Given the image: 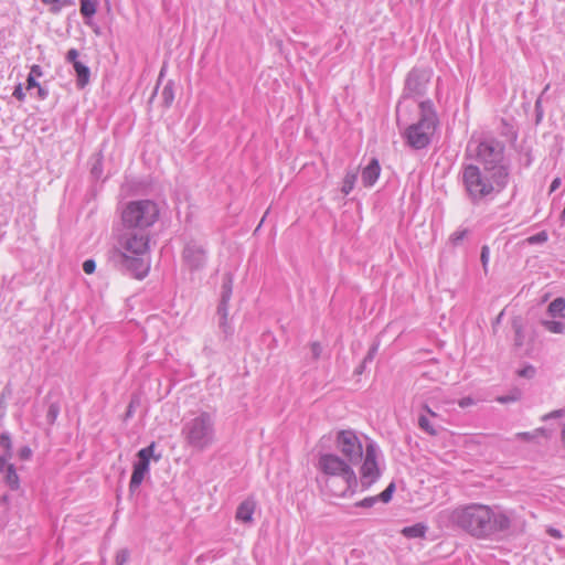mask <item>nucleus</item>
I'll list each match as a JSON object with an SVG mask.
<instances>
[{"instance_id": "nucleus-1", "label": "nucleus", "mask_w": 565, "mask_h": 565, "mask_svg": "<svg viewBox=\"0 0 565 565\" xmlns=\"http://www.w3.org/2000/svg\"><path fill=\"white\" fill-rule=\"evenodd\" d=\"M451 521L461 530L477 539L490 537L505 532L511 526V518L504 512H494L483 504H469L452 511Z\"/></svg>"}, {"instance_id": "nucleus-2", "label": "nucleus", "mask_w": 565, "mask_h": 565, "mask_svg": "<svg viewBox=\"0 0 565 565\" xmlns=\"http://www.w3.org/2000/svg\"><path fill=\"white\" fill-rule=\"evenodd\" d=\"M486 173L479 166L467 164L461 172V181L467 196L473 204H478L507 188L509 180L503 170Z\"/></svg>"}, {"instance_id": "nucleus-3", "label": "nucleus", "mask_w": 565, "mask_h": 565, "mask_svg": "<svg viewBox=\"0 0 565 565\" xmlns=\"http://www.w3.org/2000/svg\"><path fill=\"white\" fill-rule=\"evenodd\" d=\"M319 469L330 476L341 478V488L334 489V480L327 482V488L334 497H345L347 493H353V487L356 486V475L352 469V463L348 460L340 458L335 454H323L319 457Z\"/></svg>"}, {"instance_id": "nucleus-4", "label": "nucleus", "mask_w": 565, "mask_h": 565, "mask_svg": "<svg viewBox=\"0 0 565 565\" xmlns=\"http://www.w3.org/2000/svg\"><path fill=\"white\" fill-rule=\"evenodd\" d=\"M181 434L188 446L204 450L215 440V417L213 414L200 411L183 424Z\"/></svg>"}, {"instance_id": "nucleus-5", "label": "nucleus", "mask_w": 565, "mask_h": 565, "mask_svg": "<svg viewBox=\"0 0 565 565\" xmlns=\"http://www.w3.org/2000/svg\"><path fill=\"white\" fill-rule=\"evenodd\" d=\"M419 113V120L411 125L405 131L407 143L414 149L426 148L438 126V117L431 100L420 102Z\"/></svg>"}, {"instance_id": "nucleus-6", "label": "nucleus", "mask_w": 565, "mask_h": 565, "mask_svg": "<svg viewBox=\"0 0 565 565\" xmlns=\"http://www.w3.org/2000/svg\"><path fill=\"white\" fill-rule=\"evenodd\" d=\"M504 149V143L493 137L483 138L473 150L471 145L468 146V151L473 153L472 156L479 161L486 173H497V170H503L507 173V179L510 180V164L505 162Z\"/></svg>"}, {"instance_id": "nucleus-7", "label": "nucleus", "mask_w": 565, "mask_h": 565, "mask_svg": "<svg viewBox=\"0 0 565 565\" xmlns=\"http://www.w3.org/2000/svg\"><path fill=\"white\" fill-rule=\"evenodd\" d=\"M159 217V207L151 200H137L129 202L121 212L124 226L148 232Z\"/></svg>"}, {"instance_id": "nucleus-8", "label": "nucleus", "mask_w": 565, "mask_h": 565, "mask_svg": "<svg viewBox=\"0 0 565 565\" xmlns=\"http://www.w3.org/2000/svg\"><path fill=\"white\" fill-rule=\"evenodd\" d=\"M149 249V232L124 226L118 236V247L113 250H121L137 256L145 255Z\"/></svg>"}, {"instance_id": "nucleus-9", "label": "nucleus", "mask_w": 565, "mask_h": 565, "mask_svg": "<svg viewBox=\"0 0 565 565\" xmlns=\"http://www.w3.org/2000/svg\"><path fill=\"white\" fill-rule=\"evenodd\" d=\"M110 260L117 269L128 273L137 279H142L149 271V264L142 256L128 255L121 250H111Z\"/></svg>"}, {"instance_id": "nucleus-10", "label": "nucleus", "mask_w": 565, "mask_h": 565, "mask_svg": "<svg viewBox=\"0 0 565 565\" xmlns=\"http://www.w3.org/2000/svg\"><path fill=\"white\" fill-rule=\"evenodd\" d=\"M335 447L353 466L362 461L363 446L355 431L351 429L338 431Z\"/></svg>"}, {"instance_id": "nucleus-11", "label": "nucleus", "mask_w": 565, "mask_h": 565, "mask_svg": "<svg viewBox=\"0 0 565 565\" xmlns=\"http://www.w3.org/2000/svg\"><path fill=\"white\" fill-rule=\"evenodd\" d=\"M433 71L428 67H414L412 68L404 85V98H419L426 93L427 85L431 78Z\"/></svg>"}, {"instance_id": "nucleus-12", "label": "nucleus", "mask_w": 565, "mask_h": 565, "mask_svg": "<svg viewBox=\"0 0 565 565\" xmlns=\"http://www.w3.org/2000/svg\"><path fill=\"white\" fill-rule=\"evenodd\" d=\"M362 487L367 488L380 477L377 463V447L374 443H369L363 452L362 466L360 469Z\"/></svg>"}, {"instance_id": "nucleus-13", "label": "nucleus", "mask_w": 565, "mask_h": 565, "mask_svg": "<svg viewBox=\"0 0 565 565\" xmlns=\"http://www.w3.org/2000/svg\"><path fill=\"white\" fill-rule=\"evenodd\" d=\"M232 290L233 275L231 273H225L223 276V282L221 287V300L217 306V315L220 317L218 328L224 333L225 339L233 333V329L227 321L228 301L232 296Z\"/></svg>"}, {"instance_id": "nucleus-14", "label": "nucleus", "mask_w": 565, "mask_h": 565, "mask_svg": "<svg viewBox=\"0 0 565 565\" xmlns=\"http://www.w3.org/2000/svg\"><path fill=\"white\" fill-rule=\"evenodd\" d=\"M182 258L190 270H199L206 263V250L198 242L190 241L183 248Z\"/></svg>"}, {"instance_id": "nucleus-15", "label": "nucleus", "mask_w": 565, "mask_h": 565, "mask_svg": "<svg viewBox=\"0 0 565 565\" xmlns=\"http://www.w3.org/2000/svg\"><path fill=\"white\" fill-rule=\"evenodd\" d=\"M381 172L379 160L373 158L370 163L362 170V182L364 186H372L377 181Z\"/></svg>"}, {"instance_id": "nucleus-16", "label": "nucleus", "mask_w": 565, "mask_h": 565, "mask_svg": "<svg viewBox=\"0 0 565 565\" xmlns=\"http://www.w3.org/2000/svg\"><path fill=\"white\" fill-rule=\"evenodd\" d=\"M149 471V466L140 462L134 463V470L129 482L130 492H135L141 484L146 473Z\"/></svg>"}, {"instance_id": "nucleus-17", "label": "nucleus", "mask_w": 565, "mask_h": 565, "mask_svg": "<svg viewBox=\"0 0 565 565\" xmlns=\"http://www.w3.org/2000/svg\"><path fill=\"white\" fill-rule=\"evenodd\" d=\"M255 507L253 500L243 501L236 510V519L245 523L252 522Z\"/></svg>"}, {"instance_id": "nucleus-18", "label": "nucleus", "mask_w": 565, "mask_h": 565, "mask_svg": "<svg viewBox=\"0 0 565 565\" xmlns=\"http://www.w3.org/2000/svg\"><path fill=\"white\" fill-rule=\"evenodd\" d=\"M73 67L76 72V76H77V79H76L77 86L79 88H84L89 82V76H90L89 68L85 64H83L81 61L73 64Z\"/></svg>"}, {"instance_id": "nucleus-19", "label": "nucleus", "mask_w": 565, "mask_h": 565, "mask_svg": "<svg viewBox=\"0 0 565 565\" xmlns=\"http://www.w3.org/2000/svg\"><path fill=\"white\" fill-rule=\"evenodd\" d=\"M356 179H358V169H352V170L347 171L344 179H343L342 188H341V192L344 195L350 194L351 191L354 189Z\"/></svg>"}, {"instance_id": "nucleus-20", "label": "nucleus", "mask_w": 565, "mask_h": 565, "mask_svg": "<svg viewBox=\"0 0 565 565\" xmlns=\"http://www.w3.org/2000/svg\"><path fill=\"white\" fill-rule=\"evenodd\" d=\"M426 525L423 523H416L411 526H406L402 530V534L407 539L424 537L426 533Z\"/></svg>"}, {"instance_id": "nucleus-21", "label": "nucleus", "mask_w": 565, "mask_h": 565, "mask_svg": "<svg viewBox=\"0 0 565 565\" xmlns=\"http://www.w3.org/2000/svg\"><path fill=\"white\" fill-rule=\"evenodd\" d=\"M4 481L11 490L15 491L20 488V478H19L15 467L13 465L7 466Z\"/></svg>"}, {"instance_id": "nucleus-22", "label": "nucleus", "mask_w": 565, "mask_h": 565, "mask_svg": "<svg viewBox=\"0 0 565 565\" xmlns=\"http://www.w3.org/2000/svg\"><path fill=\"white\" fill-rule=\"evenodd\" d=\"M154 447H156V444L151 443L149 446L140 449L137 452V458H138L137 462L145 463V465L149 466L150 458H153L154 460H159L160 455L159 456L153 455Z\"/></svg>"}, {"instance_id": "nucleus-23", "label": "nucleus", "mask_w": 565, "mask_h": 565, "mask_svg": "<svg viewBox=\"0 0 565 565\" xmlns=\"http://www.w3.org/2000/svg\"><path fill=\"white\" fill-rule=\"evenodd\" d=\"M565 299L562 297L555 298L547 307V313L555 317H564Z\"/></svg>"}, {"instance_id": "nucleus-24", "label": "nucleus", "mask_w": 565, "mask_h": 565, "mask_svg": "<svg viewBox=\"0 0 565 565\" xmlns=\"http://www.w3.org/2000/svg\"><path fill=\"white\" fill-rule=\"evenodd\" d=\"M162 104L164 107H170L174 100V82L168 81L161 92Z\"/></svg>"}, {"instance_id": "nucleus-25", "label": "nucleus", "mask_w": 565, "mask_h": 565, "mask_svg": "<svg viewBox=\"0 0 565 565\" xmlns=\"http://www.w3.org/2000/svg\"><path fill=\"white\" fill-rule=\"evenodd\" d=\"M98 0H81V14L84 18H92L97 11Z\"/></svg>"}, {"instance_id": "nucleus-26", "label": "nucleus", "mask_w": 565, "mask_h": 565, "mask_svg": "<svg viewBox=\"0 0 565 565\" xmlns=\"http://www.w3.org/2000/svg\"><path fill=\"white\" fill-rule=\"evenodd\" d=\"M542 326L552 333H564L565 331V323L562 321H555V320H542Z\"/></svg>"}, {"instance_id": "nucleus-27", "label": "nucleus", "mask_w": 565, "mask_h": 565, "mask_svg": "<svg viewBox=\"0 0 565 565\" xmlns=\"http://www.w3.org/2000/svg\"><path fill=\"white\" fill-rule=\"evenodd\" d=\"M418 426L420 429H423L430 436L437 435V430L435 429V427L433 426V424L430 423L429 418L426 415H420L418 417Z\"/></svg>"}, {"instance_id": "nucleus-28", "label": "nucleus", "mask_w": 565, "mask_h": 565, "mask_svg": "<svg viewBox=\"0 0 565 565\" xmlns=\"http://www.w3.org/2000/svg\"><path fill=\"white\" fill-rule=\"evenodd\" d=\"M60 414V405L57 402H52L49 405L46 413V420L50 425H53Z\"/></svg>"}, {"instance_id": "nucleus-29", "label": "nucleus", "mask_w": 565, "mask_h": 565, "mask_svg": "<svg viewBox=\"0 0 565 565\" xmlns=\"http://www.w3.org/2000/svg\"><path fill=\"white\" fill-rule=\"evenodd\" d=\"M548 234L546 231H541L535 235L529 236L525 242L530 245L543 244L547 242Z\"/></svg>"}, {"instance_id": "nucleus-30", "label": "nucleus", "mask_w": 565, "mask_h": 565, "mask_svg": "<svg viewBox=\"0 0 565 565\" xmlns=\"http://www.w3.org/2000/svg\"><path fill=\"white\" fill-rule=\"evenodd\" d=\"M0 446L6 449L8 457H12V443L8 433H2L0 435Z\"/></svg>"}, {"instance_id": "nucleus-31", "label": "nucleus", "mask_w": 565, "mask_h": 565, "mask_svg": "<svg viewBox=\"0 0 565 565\" xmlns=\"http://www.w3.org/2000/svg\"><path fill=\"white\" fill-rule=\"evenodd\" d=\"M130 558V552L127 548H121L116 553L115 563L116 565H126Z\"/></svg>"}, {"instance_id": "nucleus-32", "label": "nucleus", "mask_w": 565, "mask_h": 565, "mask_svg": "<svg viewBox=\"0 0 565 565\" xmlns=\"http://www.w3.org/2000/svg\"><path fill=\"white\" fill-rule=\"evenodd\" d=\"M468 233H469V231L467 228L458 230L451 234L449 239L452 245L457 246L465 239V237L468 235Z\"/></svg>"}, {"instance_id": "nucleus-33", "label": "nucleus", "mask_w": 565, "mask_h": 565, "mask_svg": "<svg viewBox=\"0 0 565 565\" xmlns=\"http://www.w3.org/2000/svg\"><path fill=\"white\" fill-rule=\"evenodd\" d=\"M394 491H395V484L393 482H391L387 486V488L377 495L379 500H381L384 503H387L392 499Z\"/></svg>"}, {"instance_id": "nucleus-34", "label": "nucleus", "mask_w": 565, "mask_h": 565, "mask_svg": "<svg viewBox=\"0 0 565 565\" xmlns=\"http://www.w3.org/2000/svg\"><path fill=\"white\" fill-rule=\"evenodd\" d=\"M379 501V497H369L355 503L360 508H372Z\"/></svg>"}, {"instance_id": "nucleus-35", "label": "nucleus", "mask_w": 565, "mask_h": 565, "mask_svg": "<svg viewBox=\"0 0 565 565\" xmlns=\"http://www.w3.org/2000/svg\"><path fill=\"white\" fill-rule=\"evenodd\" d=\"M515 329V338H514V345L515 347H522L524 341V334L521 326L514 324Z\"/></svg>"}, {"instance_id": "nucleus-36", "label": "nucleus", "mask_w": 565, "mask_h": 565, "mask_svg": "<svg viewBox=\"0 0 565 565\" xmlns=\"http://www.w3.org/2000/svg\"><path fill=\"white\" fill-rule=\"evenodd\" d=\"M515 438L524 440V441H534L536 439L535 433L533 431H522L515 434Z\"/></svg>"}, {"instance_id": "nucleus-37", "label": "nucleus", "mask_w": 565, "mask_h": 565, "mask_svg": "<svg viewBox=\"0 0 565 565\" xmlns=\"http://www.w3.org/2000/svg\"><path fill=\"white\" fill-rule=\"evenodd\" d=\"M519 376L531 379L535 374V369L532 365H527L518 371Z\"/></svg>"}, {"instance_id": "nucleus-38", "label": "nucleus", "mask_w": 565, "mask_h": 565, "mask_svg": "<svg viewBox=\"0 0 565 565\" xmlns=\"http://www.w3.org/2000/svg\"><path fill=\"white\" fill-rule=\"evenodd\" d=\"M489 255H490L489 247L487 245L482 246L481 255H480V260L482 263V267H483L486 273H487V265H488V262H489Z\"/></svg>"}, {"instance_id": "nucleus-39", "label": "nucleus", "mask_w": 565, "mask_h": 565, "mask_svg": "<svg viewBox=\"0 0 565 565\" xmlns=\"http://www.w3.org/2000/svg\"><path fill=\"white\" fill-rule=\"evenodd\" d=\"M377 350H379V344L377 343H374L370 349H369V352L367 354L365 355V358L363 359L364 363H371L375 356V354L377 353Z\"/></svg>"}, {"instance_id": "nucleus-40", "label": "nucleus", "mask_w": 565, "mask_h": 565, "mask_svg": "<svg viewBox=\"0 0 565 565\" xmlns=\"http://www.w3.org/2000/svg\"><path fill=\"white\" fill-rule=\"evenodd\" d=\"M96 269V263L94 259H86L83 264V270L86 274H93Z\"/></svg>"}, {"instance_id": "nucleus-41", "label": "nucleus", "mask_w": 565, "mask_h": 565, "mask_svg": "<svg viewBox=\"0 0 565 565\" xmlns=\"http://www.w3.org/2000/svg\"><path fill=\"white\" fill-rule=\"evenodd\" d=\"M12 95L20 102H23L25 99V93L23 92L22 84H18L15 86Z\"/></svg>"}, {"instance_id": "nucleus-42", "label": "nucleus", "mask_w": 565, "mask_h": 565, "mask_svg": "<svg viewBox=\"0 0 565 565\" xmlns=\"http://www.w3.org/2000/svg\"><path fill=\"white\" fill-rule=\"evenodd\" d=\"M90 172H92V174L95 178H99L100 177V174H102V160H100V158H98L96 160V162L93 164Z\"/></svg>"}, {"instance_id": "nucleus-43", "label": "nucleus", "mask_w": 565, "mask_h": 565, "mask_svg": "<svg viewBox=\"0 0 565 565\" xmlns=\"http://www.w3.org/2000/svg\"><path fill=\"white\" fill-rule=\"evenodd\" d=\"M78 57V51L76 49H71L67 54H66V61L72 63V64H75L76 62H79L77 60Z\"/></svg>"}, {"instance_id": "nucleus-44", "label": "nucleus", "mask_w": 565, "mask_h": 565, "mask_svg": "<svg viewBox=\"0 0 565 565\" xmlns=\"http://www.w3.org/2000/svg\"><path fill=\"white\" fill-rule=\"evenodd\" d=\"M322 352V348L319 342L311 343V353L315 360L319 359Z\"/></svg>"}, {"instance_id": "nucleus-45", "label": "nucleus", "mask_w": 565, "mask_h": 565, "mask_svg": "<svg viewBox=\"0 0 565 565\" xmlns=\"http://www.w3.org/2000/svg\"><path fill=\"white\" fill-rule=\"evenodd\" d=\"M43 72L40 65H32L30 70L29 76H33L34 78L42 76Z\"/></svg>"}, {"instance_id": "nucleus-46", "label": "nucleus", "mask_w": 565, "mask_h": 565, "mask_svg": "<svg viewBox=\"0 0 565 565\" xmlns=\"http://www.w3.org/2000/svg\"><path fill=\"white\" fill-rule=\"evenodd\" d=\"M10 457H8L7 454H4L3 456H0V472H6L7 471V466L9 465L8 463V459Z\"/></svg>"}, {"instance_id": "nucleus-47", "label": "nucleus", "mask_w": 565, "mask_h": 565, "mask_svg": "<svg viewBox=\"0 0 565 565\" xmlns=\"http://www.w3.org/2000/svg\"><path fill=\"white\" fill-rule=\"evenodd\" d=\"M547 533L550 536L554 537V539H562L563 535H562V532L558 530V529H555V527H548L547 529Z\"/></svg>"}, {"instance_id": "nucleus-48", "label": "nucleus", "mask_w": 565, "mask_h": 565, "mask_svg": "<svg viewBox=\"0 0 565 565\" xmlns=\"http://www.w3.org/2000/svg\"><path fill=\"white\" fill-rule=\"evenodd\" d=\"M40 84L36 82V79L33 76H28L26 79V89L38 88Z\"/></svg>"}, {"instance_id": "nucleus-49", "label": "nucleus", "mask_w": 565, "mask_h": 565, "mask_svg": "<svg viewBox=\"0 0 565 565\" xmlns=\"http://www.w3.org/2000/svg\"><path fill=\"white\" fill-rule=\"evenodd\" d=\"M31 454H32V451L29 447L21 448L20 452H19L20 458L24 459V460L29 459L31 457Z\"/></svg>"}, {"instance_id": "nucleus-50", "label": "nucleus", "mask_w": 565, "mask_h": 565, "mask_svg": "<svg viewBox=\"0 0 565 565\" xmlns=\"http://www.w3.org/2000/svg\"><path fill=\"white\" fill-rule=\"evenodd\" d=\"M534 433H535L536 438L539 436H544L546 438H550V436H551L550 431L546 428H544V427H540V428L534 429Z\"/></svg>"}, {"instance_id": "nucleus-51", "label": "nucleus", "mask_w": 565, "mask_h": 565, "mask_svg": "<svg viewBox=\"0 0 565 565\" xmlns=\"http://www.w3.org/2000/svg\"><path fill=\"white\" fill-rule=\"evenodd\" d=\"M518 399V396H514V395H504V396H500L498 397V402L500 403H509V402H514Z\"/></svg>"}, {"instance_id": "nucleus-52", "label": "nucleus", "mask_w": 565, "mask_h": 565, "mask_svg": "<svg viewBox=\"0 0 565 565\" xmlns=\"http://www.w3.org/2000/svg\"><path fill=\"white\" fill-rule=\"evenodd\" d=\"M422 408H423V411H425V412H426L430 417H438V416H439V415H438L436 412H434V411L428 406V404H426V403H424V404L422 405Z\"/></svg>"}, {"instance_id": "nucleus-53", "label": "nucleus", "mask_w": 565, "mask_h": 565, "mask_svg": "<svg viewBox=\"0 0 565 565\" xmlns=\"http://www.w3.org/2000/svg\"><path fill=\"white\" fill-rule=\"evenodd\" d=\"M562 415H563V411H562V409H558V411H554V412H552V413H550V414L545 415V416L543 417V419L545 420V419H547V418L561 417Z\"/></svg>"}, {"instance_id": "nucleus-54", "label": "nucleus", "mask_w": 565, "mask_h": 565, "mask_svg": "<svg viewBox=\"0 0 565 565\" xmlns=\"http://www.w3.org/2000/svg\"><path fill=\"white\" fill-rule=\"evenodd\" d=\"M473 403L472 398L470 397H463L459 401V406L460 407H467L469 405H471Z\"/></svg>"}, {"instance_id": "nucleus-55", "label": "nucleus", "mask_w": 565, "mask_h": 565, "mask_svg": "<svg viewBox=\"0 0 565 565\" xmlns=\"http://www.w3.org/2000/svg\"><path fill=\"white\" fill-rule=\"evenodd\" d=\"M47 90L43 87H41V85L38 87V96L40 99H45L46 96H47Z\"/></svg>"}, {"instance_id": "nucleus-56", "label": "nucleus", "mask_w": 565, "mask_h": 565, "mask_svg": "<svg viewBox=\"0 0 565 565\" xmlns=\"http://www.w3.org/2000/svg\"><path fill=\"white\" fill-rule=\"evenodd\" d=\"M561 185V179L556 178L552 181L550 191L554 192Z\"/></svg>"}, {"instance_id": "nucleus-57", "label": "nucleus", "mask_w": 565, "mask_h": 565, "mask_svg": "<svg viewBox=\"0 0 565 565\" xmlns=\"http://www.w3.org/2000/svg\"><path fill=\"white\" fill-rule=\"evenodd\" d=\"M541 97H542V95L535 102V109L537 111V121L540 120V118L542 116V111H541Z\"/></svg>"}, {"instance_id": "nucleus-58", "label": "nucleus", "mask_w": 565, "mask_h": 565, "mask_svg": "<svg viewBox=\"0 0 565 565\" xmlns=\"http://www.w3.org/2000/svg\"><path fill=\"white\" fill-rule=\"evenodd\" d=\"M367 363H364V361H362V363L356 367L355 370V374H362L366 367Z\"/></svg>"}, {"instance_id": "nucleus-59", "label": "nucleus", "mask_w": 565, "mask_h": 565, "mask_svg": "<svg viewBox=\"0 0 565 565\" xmlns=\"http://www.w3.org/2000/svg\"><path fill=\"white\" fill-rule=\"evenodd\" d=\"M45 4H56L60 3L62 0H41Z\"/></svg>"}, {"instance_id": "nucleus-60", "label": "nucleus", "mask_w": 565, "mask_h": 565, "mask_svg": "<svg viewBox=\"0 0 565 565\" xmlns=\"http://www.w3.org/2000/svg\"><path fill=\"white\" fill-rule=\"evenodd\" d=\"M60 11H61V6L52 7L51 8V12L54 13V14L58 13Z\"/></svg>"}, {"instance_id": "nucleus-61", "label": "nucleus", "mask_w": 565, "mask_h": 565, "mask_svg": "<svg viewBox=\"0 0 565 565\" xmlns=\"http://www.w3.org/2000/svg\"><path fill=\"white\" fill-rule=\"evenodd\" d=\"M73 3H74V1H73V0H62V1H61V4H62V6H71V4H73Z\"/></svg>"}, {"instance_id": "nucleus-62", "label": "nucleus", "mask_w": 565, "mask_h": 565, "mask_svg": "<svg viewBox=\"0 0 565 565\" xmlns=\"http://www.w3.org/2000/svg\"><path fill=\"white\" fill-rule=\"evenodd\" d=\"M562 441H563L564 447H565V424H563V427H562Z\"/></svg>"}, {"instance_id": "nucleus-63", "label": "nucleus", "mask_w": 565, "mask_h": 565, "mask_svg": "<svg viewBox=\"0 0 565 565\" xmlns=\"http://www.w3.org/2000/svg\"><path fill=\"white\" fill-rule=\"evenodd\" d=\"M163 72H164V67H162V68H161V71H160L159 79H158V84H157V86H159V84H160V82H161V78L163 77ZM157 88H158V87H156V89H157Z\"/></svg>"}, {"instance_id": "nucleus-64", "label": "nucleus", "mask_w": 565, "mask_h": 565, "mask_svg": "<svg viewBox=\"0 0 565 565\" xmlns=\"http://www.w3.org/2000/svg\"><path fill=\"white\" fill-rule=\"evenodd\" d=\"M131 414H132V404L130 403L126 415H127V417H129V416H131Z\"/></svg>"}]
</instances>
